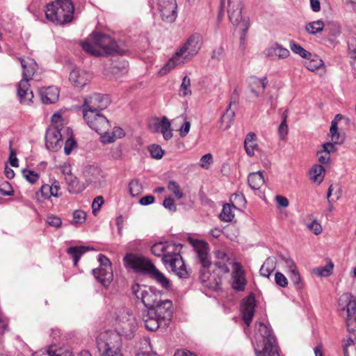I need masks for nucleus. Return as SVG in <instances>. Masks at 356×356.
<instances>
[{
  "mask_svg": "<svg viewBox=\"0 0 356 356\" xmlns=\"http://www.w3.org/2000/svg\"><path fill=\"white\" fill-rule=\"evenodd\" d=\"M92 42L85 41L82 42L83 49L96 56H108L125 54V50L120 48L116 41L109 35L99 33L91 34Z\"/></svg>",
  "mask_w": 356,
  "mask_h": 356,
  "instance_id": "1",
  "label": "nucleus"
},
{
  "mask_svg": "<svg viewBox=\"0 0 356 356\" xmlns=\"http://www.w3.org/2000/svg\"><path fill=\"white\" fill-rule=\"evenodd\" d=\"M257 332L254 335V351L257 356H280L275 336L263 323L255 324Z\"/></svg>",
  "mask_w": 356,
  "mask_h": 356,
  "instance_id": "2",
  "label": "nucleus"
},
{
  "mask_svg": "<svg viewBox=\"0 0 356 356\" xmlns=\"http://www.w3.org/2000/svg\"><path fill=\"white\" fill-rule=\"evenodd\" d=\"M74 7L71 0H56L46 6L45 16L56 25H65L72 22Z\"/></svg>",
  "mask_w": 356,
  "mask_h": 356,
  "instance_id": "3",
  "label": "nucleus"
},
{
  "mask_svg": "<svg viewBox=\"0 0 356 356\" xmlns=\"http://www.w3.org/2000/svg\"><path fill=\"white\" fill-rule=\"evenodd\" d=\"M17 59L20 61L23 69L22 79L18 84L17 95L21 103L29 104L33 97V92L29 89V81L32 80L38 70V65L36 62L31 58L24 59L19 57Z\"/></svg>",
  "mask_w": 356,
  "mask_h": 356,
  "instance_id": "4",
  "label": "nucleus"
},
{
  "mask_svg": "<svg viewBox=\"0 0 356 356\" xmlns=\"http://www.w3.org/2000/svg\"><path fill=\"white\" fill-rule=\"evenodd\" d=\"M96 343L102 356H122L121 337L115 331L106 330L100 333Z\"/></svg>",
  "mask_w": 356,
  "mask_h": 356,
  "instance_id": "5",
  "label": "nucleus"
},
{
  "mask_svg": "<svg viewBox=\"0 0 356 356\" xmlns=\"http://www.w3.org/2000/svg\"><path fill=\"white\" fill-rule=\"evenodd\" d=\"M199 40L200 35L198 33L192 35L187 40L186 42L175 53V55L160 69L159 72V75L164 76L175 66L183 63L186 58L184 54L187 51L191 54H195L200 49L198 46Z\"/></svg>",
  "mask_w": 356,
  "mask_h": 356,
  "instance_id": "6",
  "label": "nucleus"
},
{
  "mask_svg": "<svg viewBox=\"0 0 356 356\" xmlns=\"http://www.w3.org/2000/svg\"><path fill=\"white\" fill-rule=\"evenodd\" d=\"M117 332L119 336L132 338L138 329V323L134 314L129 309L122 308L117 314Z\"/></svg>",
  "mask_w": 356,
  "mask_h": 356,
  "instance_id": "7",
  "label": "nucleus"
},
{
  "mask_svg": "<svg viewBox=\"0 0 356 356\" xmlns=\"http://www.w3.org/2000/svg\"><path fill=\"white\" fill-rule=\"evenodd\" d=\"M132 293L146 307V310L153 308L161 300V293L152 287L135 284L131 287Z\"/></svg>",
  "mask_w": 356,
  "mask_h": 356,
  "instance_id": "8",
  "label": "nucleus"
},
{
  "mask_svg": "<svg viewBox=\"0 0 356 356\" xmlns=\"http://www.w3.org/2000/svg\"><path fill=\"white\" fill-rule=\"evenodd\" d=\"M339 305L347 312L346 324L349 333L356 337V300L350 293H346L339 299Z\"/></svg>",
  "mask_w": 356,
  "mask_h": 356,
  "instance_id": "9",
  "label": "nucleus"
},
{
  "mask_svg": "<svg viewBox=\"0 0 356 356\" xmlns=\"http://www.w3.org/2000/svg\"><path fill=\"white\" fill-rule=\"evenodd\" d=\"M83 118L88 125L101 136L110 130L111 124L108 120L100 113L84 111Z\"/></svg>",
  "mask_w": 356,
  "mask_h": 356,
  "instance_id": "10",
  "label": "nucleus"
},
{
  "mask_svg": "<svg viewBox=\"0 0 356 356\" xmlns=\"http://www.w3.org/2000/svg\"><path fill=\"white\" fill-rule=\"evenodd\" d=\"M99 267L92 270L95 277L104 286H108L113 279L111 262L102 254L98 255Z\"/></svg>",
  "mask_w": 356,
  "mask_h": 356,
  "instance_id": "11",
  "label": "nucleus"
},
{
  "mask_svg": "<svg viewBox=\"0 0 356 356\" xmlns=\"http://www.w3.org/2000/svg\"><path fill=\"white\" fill-rule=\"evenodd\" d=\"M163 264L180 278H187L189 273L180 254V251H175L172 255H165L161 259Z\"/></svg>",
  "mask_w": 356,
  "mask_h": 356,
  "instance_id": "12",
  "label": "nucleus"
},
{
  "mask_svg": "<svg viewBox=\"0 0 356 356\" xmlns=\"http://www.w3.org/2000/svg\"><path fill=\"white\" fill-rule=\"evenodd\" d=\"M123 261L126 266L134 269L137 273H142L147 275L154 266L149 259L132 253L127 254Z\"/></svg>",
  "mask_w": 356,
  "mask_h": 356,
  "instance_id": "13",
  "label": "nucleus"
},
{
  "mask_svg": "<svg viewBox=\"0 0 356 356\" xmlns=\"http://www.w3.org/2000/svg\"><path fill=\"white\" fill-rule=\"evenodd\" d=\"M110 103V99L107 95L95 93L85 98L83 113L84 111L100 113L101 111L106 109Z\"/></svg>",
  "mask_w": 356,
  "mask_h": 356,
  "instance_id": "14",
  "label": "nucleus"
},
{
  "mask_svg": "<svg viewBox=\"0 0 356 356\" xmlns=\"http://www.w3.org/2000/svg\"><path fill=\"white\" fill-rule=\"evenodd\" d=\"M150 310L160 321H163V324L168 325L170 324L173 314L172 302L171 300H161V299Z\"/></svg>",
  "mask_w": 356,
  "mask_h": 356,
  "instance_id": "15",
  "label": "nucleus"
},
{
  "mask_svg": "<svg viewBox=\"0 0 356 356\" xmlns=\"http://www.w3.org/2000/svg\"><path fill=\"white\" fill-rule=\"evenodd\" d=\"M157 6L163 21L175 22L177 17L176 0H158Z\"/></svg>",
  "mask_w": 356,
  "mask_h": 356,
  "instance_id": "16",
  "label": "nucleus"
},
{
  "mask_svg": "<svg viewBox=\"0 0 356 356\" xmlns=\"http://www.w3.org/2000/svg\"><path fill=\"white\" fill-rule=\"evenodd\" d=\"M61 130L62 128H59V125L50 126L47 129L45 135V145L48 149L57 151L61 147Z\"/></svg>",
  "mask_w": 356,
  "mask_h": 356,
  "instance_id": "17",
  "label": "nucleus"
},
{
  "mask_svg": "<svg viewBox=\"0 0 356 356\" xmlns=\"http://www.w3.org/2000/svg\"><path fill=\"white\" fill-rule=\"evenodd\" d=\"M181 247V244H175L171 241L158 242L152 245L151 252L163 259L165 255H172L175 251H180Z\"/></svg>",
  "mask_w": 356,
  "mask_h": 356,
  "instance_id": "18",
  "label": "nucleus"
},
{
  "mask_svg": "<svg viewBox=\"0 0 356 356\" xmlns=\"http://www.w3.org/2000/svg\"><path fill=\"white\" fill-rule=\"evenodd\" d=\"M83 175L88 185L99 187L104 181V175L102 169L94 165H87L83 171Z\"/></svg>",
  "mask_w": 356,
  "mask_h": 356,
  "instance_id": "19",
  "label": "nucleus"
},
{
  "mask_svg": "<svg viewBox=\"0 0 356 356\" xmlns=\"http://www.w3.org/2000/svg\"><path fill=\"white\" fill-rule=\"evenodd\" d=\"M91 75L87 72L75 68L70 74L69 80L71 83L77 88H82L87 84Z\"/></svg>",
  "mask_w": 356,
  "mask_h": 356,
  "instance_id": "20",
  "label": "nucleus"
},
{
  "mask_svg": "<svg viewBox=\"0 0 356 356\" xmlns=\"http://www.w3.org/2000/svg\"><path fill=\"white\" fill-rule=\"evenodd\" d=\"M143 320L147 330L154 332L159 327H165L168 325L163 324V321H160L157 316H154L152 311L145 310L143 313Z\"/></svg>",
  "mask_w": 356,
  "mask_h": 356,
  "instance_id": "21",
  "label": "nucleus"
},
{
  "mask_svg": "<svg viewBox=\"0 0 356 356\" xmlns=\"http://www.w3.org/2000/svg\"><path fill=\"white\" fill-rule=\"evenodd\" d=\"M265 56L270 60L284 59L290 56V51L278 43H275L264 51Z\"/></svg>",
  "mask_w": 356,
  "mask_h": 356,
  "instance_id": "22",
  "label": "nucleus"
},
{
  "mask_svg": "<svg viewBox=\"0 0 356 356\" xmlns=\"http://www.w3.org/2000/svg\"><path fill=\"white\" fill-rule=\"evenodd\" d=\"M233 266V288L237 291H243L244 286L246 284V280L244 277L243 267L238 262H234Z\"/></svg>",
  "mask_w": 356,
  "mask_h": 356,
  "instance_id": "23",
  "label": "nucleus"
},
{
  "mask_svg": "<svg viewBox=\"0 0 356 356\" xmlns=\"http://www.w3.org/2000/svg\"><path fill=\"white\" fill-rule=\"evenodd\" d=\"M255 300L254 296H250L243 300V318L245 323L249 325L254 314Z\"/></svg>",
  "mask_w": 356,
  "mask_h": 356,
  "instance_id": "24",
  "label": "nucleus"
},
{
  "mask_svg": "<svg viewBox=\"0 0 356 356\" xmlns=\"http://www.w3.org/2000/svg\"><path fill=\"white\" fill-rule=\"evenodd\" d=\"M40 96L44 104H54L59 97V90L57 87L49 86L40 90Z\"/></svg>",
  "mask_w": 356,
  "mask_h": 356,
  "instance_id": "25",
  "label": "nucleus"
},
{
  "mask_svg": "<svg viewBox=\"0 0 356 356\" xmlns=\"http://www.w3.org/2000/svg\"><path fill=\"white\" fill-rule=\"evenodd\" d=\"M268 84L267 79H259L255 76H252L249 79V85L251 89V92L254 93L257 97L262 94Z\"/></svg>",
  "mask_w": 356,
  "mask_h": 356,
  "instance_id": "26",
  "label": "nucleus"
},
{
  "mask_svg": "<svg viewBox=\"0 0 356 356\" xmlns=\"http://www.w3.org/2000/svg\"><path fill=\"white\" fill-rule=\"evenodd\" d=\"M244 147L246 153L250 156L254 155V152L258 149V145L257 143V137L254 133H248L244 140Z\"/></svg>",
  "mask_w": 356,
  "mask_h": 356,
  "instance_id": "27",
  "label": "nucleus"
},
{
  "mask_svg": "<svg viewBox=\"0 0 356 356\" xmlns=\"http://www.w3.org/2000/svg\"><path fill=\"white\" fill-rule=\"evenodd\" d=\"M170 126L171 122L170 120L167 117L163 116L159 123L155 124V130L158 131V129L161 128V132L163 134V138L165 140H168L172 137V132L170 129Z\"/></svg>",
  "mask_w": 356,
  "mask_h": 356,
  "instance_id": "28",
  "label": "nucleus"
},
{
  "mask_svg": "<svg viewBox=\"0 0 356 356\" xmlns=\"http://www.w3.org/2000/svg\"><path fill=\"white\" fill-rule=\"evenodd\" d=\"M152 279L154 280L157 284L161 285L163 288L168 289L170 287V280L165 276V275L159 270L156 266L152 269V271L148 275Z\"/></svg>",
  "mask_w": 356,
  "mask_h": 356,
  "instance_id": "29",
  "label": "nucleus"
},
{
  "mask_svg": "<svg viewBox=\"0 0 356 356\" xmlns=\"http://www.w3.org/2000/svg\"><path fill=\"white\" fill-rule=\"evenodd\" d=\"M226 1L228 5V10H236L237 6H236V5H238V8L243 9L242 0H221L219 12H218V22L221 21L224 16V8L225 6Z\"/></svg>",
  "mask_w": 356,
  "mask_h": 356,
  "instance_id": "30",
  "label": "nucleus"
},
{
  "mask_svg": "<svg viewBox=\"0 0 356 356\" xmlns=\"http://www.w3.org/2000/svg\"><path fill=\"white\" fill-rule=\"evenodd\" d=\"M65 181L68 185V191L70 193H78L85 188L83 186L80 184L78 178L72 174H68L65 177Z\"/></svg>",
  "mask_w": 356,
  "mask_h": 356,
  "instance_id": "31",
  "label": "nucleus"
},
{
  "mask_svg": "<svg viewBox=\"0 0 356 356\" xmlns=\"http://www.w3.org/2000/svg\"><path fill=\"white\" fill-rule=\"evenodd\" d=\"M124 136V130L120 127H115L112 132L108 131L107 134L101 136V139L103 143H110L114 142L116 138H122Z\"/></svg>",
  "mask_w": 356,
  "mask_h": 356,
  "instance_id": "32",
  "label": "nucleus"
},
{
  "mask_svg": "<svg viewBox=\"0 0 356 356\" xmlns=\"http://www.w3.org/2000/svg\"><path fill=\"white\" fill-rule=\"evenodd\" d=\"M265 181L260 171L250 173L248 176V183L253 190L259 189L264 185Z\"/></svg>",
  "mask_w": 356,
  "mask_h": 356,
  "instance_id": "33",
  "label": "nucleus"
},
{
  "mask_svg": "<svg viewBox=\"0 0 356 356\" xmlns=\"http://www.w3.org/2000/svg\"><path fill=\"white\" fill-rule=\"evenodd\" d=\"M325 168L321 165H314L309 171V178L314 182L321 184L324 178Z\"/></svg>",
  "mask_w": 356,
  "mask_h": 356,
  "instance_id": "34",
  "label": "nucleus"
},
{
  "mask_svg": "<svg viewBox=\"0 0 356 356\" xmlns=\"http://www.w3.org/2000/svg\"><path fill=\"white\" fill-rule=\"evenodd\" d=\"M276 261L274 257H268L260 268V274L263 277H269L275 268Z\"/></svg>",
  "mask_w": 356,
  "mask_h": 356,
  "instance_id": "35",
  "label": "nucleus"
},
{
  "mask_svg": "<svg viewBox=\"0 0 356 356\" xmlns=\"http://www.w3.org/2000/svg\"><path fill=\"white\" fill-rule=\"evenodd\" d=\"M89 250L90 248L86 246H74L69 248L67 250V253L72 256L74 260V265L76 266L81 255Z\"/></svg>",
  "mask_w": 356,
  "mask_h": 356,
  "instance_id": "36",
  "label": "nucleus"
},
{
  "mask_svg": "<svg viewBox=\"0 0 356 356\" xmlns=\"http://www.w3.org/2000/svg\"><path fill=\"white\" fill-rule=\"evenodd\" d=\"M236 6L237 10H227L229 20L234 26L240 25L243 18H248V17L242 15L243 9L239 8L238 5Z\"/></svg>",
  "mask_w": 356,
  "mask_h": 356,
  "instance_id": "37",
  "label": "nucleus"
},
{
  "mask_svg": "<svg viewBox=\"0 0 356 356\" xmlns=\"http://www.w3.org/2000/svg\"><path fill=\"white\" fill-rule=\"evenodd\" d=\"M232 207L236 208L234 204H226L223 206L222 211L219 215L221 220L225 222H231L233 220L234 214L232 212Z\"/></svg>",
  "mask_w": 356,
  "mask_h": 356,
  "instance_id": "38",
  "label": "nucleus"
},
{
  "mask_svg": "<svg viewBox=\"0 0 356 356\" xmlns=\"http://www.w3.org/2000/svg\"><path fill=\"white\" fill-rule=\"evenodd\" d=\"M172 122L173 124L183 122L182 126L179 129V134L181 137H184L188 134L191 127V123L186 120V118L184 115H180L177 118L173 119Z\"/></svg>",
  "mask_w": 356,
  "mask_h": 356,
  "instance_id": "39",
  "label": "nucleus"
},
{
  "mask_svg": "<svg viewBox=\"0 0 356 356\" xmlns=\"http://www.w3.org/2000/svg\"><path fill=\"white\" fill-rule=\"evenodd\" d=\"M330 134L332 142L334 144H342L344 141V138L341 136L338 131L337 123L334 122H331V127L330 129Z\"/></svg>",
  "mask_w": 356,
  "mask_h": 356,
  "instance_id": "40",
  "label": "nucleus"
},
{
  "mask_svg": "<svg viewBox=\"0 0 356 356\" xmlns=\"http://www.w3.org/2000/svg\"><path fill=\"white\" fill-rule=\"evenodd\" d=\"M324 22L322 20H317L307 24L305 26L306 31L310 34L315 35L323 31Z\"/></svg>",
  "mask_w": 356,
  "mask_h": 356,
  "instance_id": "41",
  "label": "nucleus"
},
{
  "mask_svg": "<svg viewBox=\"0 0 356 356\" xmlns=\"http://www.w3.org/2000/svg\"><path fill=\"white\" fill-rule=\"evenodd\" d=\"M70 352L62 353L61 350H56L54 347L51 346L47 350H40L37 352L34 356H71Z\"/></svg>",
  "mask_w": 356,
  "mask_h": 356,
  "instance_id": "42",
  "label": "nucleus"
},
{
  "mask_svg": "<svg viewBox=\"0 0 356 356\" xmlns=\"http://www.w3.org/2000/svg\"><path fill=\"white\" fill-rule=\"evenodd\" d=\"M341 188L337 184H331L328 188L327 198L329 203L331 202H335L341 196Z\"/></svg>",
  "mask_w": 356,
  "mask_h": 356,
  "instance_id": "43",
  "label": "nucleus"
},
{
  "mask_svg": "<svg viewBox=\"0 0 356 356\" xmlns=\"http://www.w3.org/2000/svg\"><path fill=\"white\" fill-rule=\"evenodd\" d=\"M290 48L293 53L299 54L302 58L310 59L312 57V53L294 42H290Z\"/></svg>",
  "mask_w": 356,
  "mask_h": 356,
  "instance_id": "44",
  "label": "nucleus"
},
{
  "mask_svg": "<svg viewBox=\"0 0 356 356\" xmlns=\"http://www.w3.org/2000/svg\"><path fill=\"white\" fill-rule=\"evenodd\" d=\"M236 26L241 31V34L240 36L241 45L243 48H245L246 33L250 26L249 18H243L240 25Z\"/></svg>",
  "mask_w": 356,
  "mask_h": 356,
  "instance_id": "45",
  "label": "nucleus"
},
{
  "mask_svg": "<svg viewBox=\"0 0 356 356\" xmlns=\"http://www.w3.org/2000/svg\"><path fill=\"white\" fill-rule=\"evenodd\" d=\"M231 105H232V102L229 104V108L226 110L225 113L221 117V121L222 123L226 124V125H225L226 128L229 127V126L232 124V122H233L234 116H235L234 111L230 108Z\"/></svg>",
  "mask_w": 356,
  "mask_h": 356,
  "instance_id": "46",
  "label": "nucleus"
},
{
  "mask_svg": "<svg viewBox=\"0 0 356 356\" xmlns=\"http://www.w3.org/2000/svg\"><path fill=\"white\" fill-rule=\"evenodd\" d=\"M190 86H191V80L187 76H185L182 80V83L180 86L179 89V96L181 97H186L188 95H191V90H190Z\"/></svg>",
  "mask_w": 356,
  "mask_h": 356,
  "instance_id": "47",
  "label": "nucleus"
},
{
  "mask_svg": "<svg viewBox=\"0 0 356 356\" xmlns=\"http://www.w3.org/2000/svg\"><path fill=\"white\" fill-rule=\"evenodd\" d=\"M287 111H285L283 114V120L278 127V133L282 140H284L288 134V125L286 124V115Z\"/></svg>",
  "mask_w": 356,
  "mask_h": 356,
  "instance_id": "48",
  "label": "nucleus"
},
{
  "mask_svg": "<svg viewBox=\"0 0 356 356\" xmlns=\"http://www.w3.org/2000/svg\"><path fill=\"white\" fill-rule=\"evenodd\" d=\"M168 189L171 191L177 199L183 197V193L179 184L175 181H170L168 184Z\"/></svg>",
  "mask_w": 356,
  "mask_h": 356,
  "instance_id": "49",
  "label": "nucleus"
},
{
  "mask_svg": "<svg viewBox=\"0 0 356 356\" xmlns=\"http://www.w3.org/2000/svg\"><path fill=\"white\" fill-rule=\"evenodd\" d=\"M334 265L332 263H330L322 268H317L314 269V272L316 275L321 277H327L330 275L333 270Z\"/></svg>",
  "mask_w": 356,
  "mask_h": 356,
  "instance_id": "50",
  "label": "nucleus"
},
{
  "mask_svg": "<svg viewBox=\"0 0 356 356\" xmlns=\"http://www.w3.org/2000/svg\"><path fill=\"white\" fill-rule=\"evenodd\" d=\"M22 172L23 177L31 184H35L39 179V175L33 170L24 169Z\"/></svg>",
  "mask_w": 356,
  "mask_h": 356,
  "instance_id": "51",
  "label": "nucleus"
},
{
  "mask_svg": "<svg viewBox=\"0 0 356 356\" xmlns=\"http://www.w3.org/2000/svg\"><path fill=\"white\" fill-rule=\"evenodd\" d=\"M86 220V213L82 210H76L73 213V221L74 225H81L85 222Z\"/></svg>",
  "mask_w": 356,
  "mask_h": 356,
  "instance_id": "52",
  "label": "nucleus"
},
{
  "mask_svg": "<svg viewBox=\"0 0 356 356\" xmlns=\"http://www.w3.org/2000/svg\"><path fill=\"white\" fill-rule=\"evenodd\" d=\"M129 193L131 196H136L142 191V186L138 179L131 180L129 184Z\"/></svg>",
  "mask_w": 356,
  "mask_h": 356,
  "instance_id": "53",
  "label": "nucleus"
},
{
  "mask_svg": "<svg viewBox=\"0 0 356 356\" xmlns=\"http://www.w3.org/2000/svg\"><path fill=\"white\" fill-rule=\"evenodd\" d=\"M14 194V190L10 184L4 181L0 184V195L3 196H11Z\"/></svg>",
  "mask_w": 356,
  "mask_h": 356,
  "instance_id": "54",
  "label": "nucleus"
},
{
  "mask_svg": "<svg viewBox=\"0 0 356 356\" xmlns=\"http://www.w3.org/2000/svg\"><path fill=\"white\" fill-rule=\"evenodd\" d=\"M149 152L152 158L160 159L162 158L164 151L158 145H152L149 147Z\"/></svg>",
  "mask_w": 356,
  "mask_h": 356,
  "instance_id": "55",
  "label": "nucleus"
},
{
  "mask_svg": "<svg viewBox=\"0 0 356 356\" xmlns=\"http://www.w3.org/2000/svg\"><path fill=\"white\" fill-rule=\"evenodd\" d=\"M289 277L297 289H301L303 287V283L301 280L298 270L293 271L289 273Z\"/></svg>",
  "mask_w": 356,
  "mask_h": 356,
  "instance_id": "56",
  "label": "nucleus"
},
{
  "mask_svg": "<svg viewBox=\"0 0 356 356\" xmlns=\"http://www.w3.org/2000/svg\"><path fill=\"white\" fill-rule=\"evenodd\" d=\"M40 194L43 200H48L52 196V193H51L50 186L48 184H44L41 186L40 190L38 193H36V196L38 200Z\"/></svg>",
  "mask_w": 356,
  "mask_h": 356,
  "instance_id": "57",
  "label": "nucleus"
},
{
  "mask_svg": "<svg viewBox=\"0 0 356 356\" xmlns=\"http://www.w3.org/2000/svg\"><path fill=\"white\" fill-rule=\"evenodd\" d=\"M187 241L193 248L194 250L196 252L197 258L199 261H200V240L195 239L192 236H189L187 238Z\"/></svg>",
  "mask_w": 356,
  "mask_h": 356,
  "instance_id": "58",
  "label": "nucleus"
},
{
  "mask_svg": "<svg viewBox=\"0 0 356 356\" xmlns=\"http://www.w3.org/2000/svg\"><path fill=\"white\" fill-rule=\"evenodd\" d=\"M213 163V156L208 153L202 156V168L209 170Z\"/></svg>",
  "mask_w": 356,
  "mask_h": 356,
  "instance_id": "59",
  "label": "nucleus"
},
{
  "mask_svg": "<svg viewBox=\"0 0 356 356\" xmlns=\"http://www.w3.org/2000/svg\"><path fill=\"white\" fill-rule=\"evenodd\" d=\"M275 283L283 288H285L288 285V280L284 274L280 272H277L275 275Z\"/></svg>",
  "mask_w": 356,
  "mask_h": 356,
  "instance_id": "60",
  "label": "nucleus"
},
{
  "mask_svg": "<svg viewBox=\"0 0 356 356\" xmlns=\"http://www.w3.org/2000/svg\"><path fill=\"white\" fill-rule=\"evenodd\" d=\"M208 248V244L202 241V266L204 268L209 267L211 264V262L207 259V257L204 255L206 254V251Z\"/></svg>",
  "mask_w": 356,
  "mask_h": 356,
  "instance_id": "61",
  "label": "nucleus"
},
{
  "mask_svg": "<svg viewBox=\"0 0 356 356\" xmlns=\"http://www.w3.org/2000/svg\"><path fill=\"white\" fill-rule=\"evenodd\" d=\"M322 64V60H311L309 61L306 62L305 65L309 71L314 72L319 69Z\"/></svg>",
  "mask_w": 356,
  "mask_h": 356,
  "instance_id": "62",
  "label": "nucleus"
},
{
  "mask_svg": "<svg viewBox=\"0 0 356 356\" xmlns=\"http://www.w3.org/2000/svg\"><path fill=\"white\" fill-rule=\"evenodd\" d=\"M104 203V198L102 196L96 197L92 204V213L94 215L99 211L102 205Z\"/></svg>",
  "mask_w": 356,
  "mask_h": 356,
  "instance_id": "63",
  "label": "nucleus"
},
{
  "mask_svg": "<svg viewBox=\"0 0 356 356\" xmlns=\"http://www.w3.org/2000/svg\"><path fill=\"white\" fill-rule=\"evenodd\" d=\"M46 222L49 225L56 228L60 227L62 224L61 219L59 217L55 216H48L47 218Z\"/></svg>",
  "mask_w": 356,
  "mask_h": 356,
  "instance_id": "64",
  "label": "nucleus"
}]
</instances>
